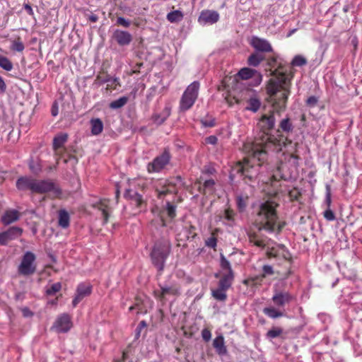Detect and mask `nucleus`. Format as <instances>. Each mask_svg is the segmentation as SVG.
I'll return each mask as SVG.
<instances>
[{
    "label": "nucleus",
    "instance_id": "9d476101",
    "mask_svg": "<svg viewBox=\"0 0 362 362\" xmlns=\"http://www.w3.org/2000/svg\"><path fill=\"white\" fill-rule=\"evenodd\" d=\"M36 256L30 251L24 253L18 267V273L22 276H30L36 271Z\"/></svg>",
    "mask_w": 362,
    "mask_h": 362
},
{
    "label": "nucleus",
    "instance_id": "b1692460",
    "mask_svg": "<svg viewBox=\"0 0 362 362\" xmlns=\"http://www.w3.org/2000/svg\"><path fill=\"white\" fill-rule=\"evenodd\" d=\"M68 139V134L61 133L57 135L53 139V148L56 154H59L62 151V148Z\"/></svg>",
    "mask_w": 362,
    "mask_h": 362
},
{
    "label": "nucleus",
    "instance_id": "f257e3e1",
    "mask_svg": "<svg viewBox=\"0 0 362 362\" xmlns=\"http://www.w3.org/2000/svg\"><path fill=\"white\" fill-rule=\"evenodd\" d=\"M288 86L289 81L284 73H279L276 78L269 79L267 85V100L271 103L273 110L262 115L257 123L259 133L252 142L244 144L243 150L247 156L238 162L233 168L237 173L249 180L255 178L259 173L258 168L267 163L269 150L278 153L292 143L284 134L274 136L269 134L276 122L274 112L280 114L286 108L290 94Z\"/></svg>",
    "mask_w": 362,
    "mask_h": 362
},
{
    "label": "nucleus",
    "instance_id": "2eb2a0df",
    "mask_svg": "<svg viewBox=\"0 0 362 362\" xmlns=\"http://www.w3.org/2000/svg\"><path fill=\"white\" fill-rule=\"evenodd\" d=\"M219 20V14L217 11L213 10H203L198 18L201 24H214Z\"/></svg>",
    "mask_w": 362,
    "mask_h": 362
},
{
    "label": "nucleus",
    "instance_id": "c756f323",
    "mask_svg": "<svg viewBox=\"0 0 362 362\" xmlns=\"http://www.w3.org/2000/svg\"><path fill=\"white\" fill-rule=\"evenodd\" d=\"M91 132L93 135L100 134L103 129V124L100 119H93L90 120Z\"/></svg>",
    "mask_w": 362,
    "mask_h": 362
},
{
    "label": "nucleus",
    "instance_id": "de8ad7c7",
    "mask_svg": "<svg viewBox=\"0 0 362 362\" xmlns=\"http://www.w3.org/2000/svg\"><path fill=\"white\" fill-rule=\"evenodd\" d=\"M166 211L168 216L171 218L176 216V206L172 204L170 202L166 204Z\"/></svg>",
    "mask_w": 362,
    "mask_h": 362
},
{
    "label": "nucleus",
    "instance_id": "f704fd0d",
    "mask_svg": "<svg viewBox=\"0 0 362 362\" xmlns=\"http://www.w3.org/2000/svg\"><path fill=\"white\" fill-rule=\"evenodd\" d=\"M128 100H129L128 97L123 96V97L119 98L117 100L112 101L110 103L109 107L111 109H114V110L119 109V108H121L123 106H124L127 103Z\"/></svg>",
    "mask_w": 362,
    "mask_h": 362
},
{
    "label": "nucleus",
    "instance_id": "37998d69",
    "mask_svg": "<svg viewBox=\"0 0 362 362\" xmlns=\"http://www.w3.org/2000/svg\"><path fill=\"white\" fill-rule=\"evenodd\" d=\"M283 333V329L278 327H274L267 333V337L269 339H274L279 337Z\"/></svg>",
    "mask_w": 362,
    "mask_h": 362
},
{
    "label": "nucleus",
    "instance_id": "69168bd1",
    "mask_svg": "<svg viewBox=\"0 0 362 362\" xmlns=\"http://www.w3.org/2000/svg\"><path fill=\"white\" fill-rule=\"evenodd\" d=\"M218 139L216 136H209L206 139V142L209 144L215 145Z\"/></svg>",
    "mask_w": 362,
    "mask_h": 362
},
{
    "label": "nucleus",
    "instance_id": "a18cd8bd",
    "mask_svg": "<svg viewBox=\"0 0 362 362\" xmlns=\"http://www.w3.org/2000/svg\"><path fill=\"white\" fill-rule=\"evenodd\" d=\"M291 64L294 66H302L307 64V59L301 55H296L293 59Z\"/></svg>",
    "mask_w": 362,
    "mask_h": 362
},
{
    "label": "nucleus",
    "instance_id": "39448f33",
    "mask_svg": "<svg viewBox=\"0 0 362 362\" xmlns=\"http://www.w3.org/2000/svg\"><path fill=\"white\" fill-rule=\"evenodd\" d=\"M171 252V243L169 240L161 239L157 240L150 253L152 264L162 272L165 267V263Z\"/></svg>",
    "mask_w": 362,
    "mask_h": 362
},
{
    "label": "nucleus",
    "instance_id": "c9c22d12",
    "mask_svg": "<svg viewBox=\"0 0 362 362\" xmlns=\"http://www.w3.org/2000/svg\"><path fill=\"white\" fill-rule=\"evenodd\" d=\"M220 267L221 268L220 273L233 272L229 261L223 255L221 256Z\"/></svg>",
    "mask_w": 362,
    "mask_h": 362
},
{
    "label": "nucleus",
    "instance_id": "58836bf2",
    "mask_svg": "<svg viewBox=\"0 0 362 362\" xmlns=\"http://www.w3.org/2000/svg\"><path fill=\"white\" fill-rule=\"evenodd\" d=\"M263 59L264 57L262 55L257 53H253L248 58V64L250 66H257Z\"/></svg>",
    "mask_w": 362,
    "mask_h": 362
},
{
    "label": "nucleus",
    "instance_id": "cd10ccee",
    "mask_svg": "<svg viewBox=\"0 0 362 362\" xmlns=\"http://www.w3.org/2000/svg\"><path fill=\"white\" fill-rule=\"evenodd\" d=\"M19 218V213L16 210H8L1 217V221L5 225L15 222Z\"/></svg>",
    "mask_w": 362,
    "mask_h": 362
},
{
    "label": "nucleus",
    "instance_id": "774afa93",
    "mask_svg": "<svg viewBox=\"0 0 362 362\" xmlns=\"http://www.w3.org/2000/svg\"><path fill=\"white\" fill-rule=\"evenodd\" d=\"M23 7L25 8V10L26 11V12L28 13V15L31 16H34V12H33V10L31 7V6L28 4H25L23 5Z\"/></svg>",
    "mask_w": 362,
    "mask_h": 362
},
{
    "label": "nucleus",
    "instance_id": "5701e85b",
    "mask_svg": "<svg viewBox=\"0 0 362 362\" xmlns=\"http://www.w3.org/2000/svg\"><path fill=\"white\" fill-rule=\"evenodd\" d=\"M252 93L251 90L246 89L243 92V94L250 95ZM261 102L257 97L250 96L247 100V105L245 109L252 112H256L260 107Z\"/></svg>",
    "mask_w": 362,
    "mask_h": 362
},
{
    "label": "nucleus",
    "instance_id": "bf43d9fd",
    "mask_svg": "<svg viewBox=\"0 0 362 362\" xmlns=\"http://www.w3.org/2000/svg\"><path fill=\"white\" fill-rule=\"evenodd\" d=\"M324 217L327 221H334L335 219V215H334V212L331 209H327L324 212Z\"/></svg>",
    "mask_w": 362,
    "mask_h": 362
},
{
    "label": "nucleus",
    "instance_id": "1a4fd4ad",
    "mask_svg": "<svg viewBox=\"0 0 362 362\" xmlns=\"http://www.w3.org/2000/svg\"><path fill=\"white\" fill-rule=\"evenodd\" d=\"M50 192L52 198H61V189L52 180H39L35 179L33 194H45Z\"/></svg>",
    "mask_w": 362,
    "mask_h": 362
},
{
    "label": "nucleus",
    "instance_id": "4d7b16f0",
    "mask_svg": "<svg viewBox=\"0 0 362 362\" xmlns=\"http://www.w3.org/2000/svg\"><path fill=\"white\" fill-rule=\"evenodd\" d=\"M202 337L205 341H209L211 337V332L209 328H204L202 331Z\"/></svg>",
    "mask_w": 362,
    "mask_h": 362
},
{
    "label": "nucleus",
    "instance_id": "0e129e2a",
    "mask_svg": "<svg viewBox=\"0 0 362 362\" xmlns=\"http://www.w3.org/2000/svg\"><path fill=\"white\" fill-rule=\"evenodd\" d=\"M6 84L3 77L0 76V93H4L6 91Z\"/></svg>",
    "mask_w": 362,
    "mask_h": 362
},
{
    "label": "nucleus",
    "instance_id": "a19ab883",
    "mask_svg": "<svg viewBox=\"0 0 362 362\" xmlns=\"http://www.w3.org/2000/svg\"><path fill=\"white\" fill-rule=\"evenodd\" d=\"M11 49L18 52H22L24 50L25 46L20 37L12 42Z\"/></svg>",
    "mask_w": 362,
    "mask_h": 362
},
{
    "label": "nucleus",
    "instance_id": "79ce46f5",
    "mask_svg": "<svg viewBox=\"0 0 362 362\" xmlns=\"http://www.w3.org/2000/svg\"><path fill=\"white\" fill-rule=\"evenodd\" d=\"M255 71L249 68L241 69L238 72V76L243 80H247L252 78L254 75Z\"/></svg>",
    "mask_w": 362,
    "mask_h": 362
},
{
    "label": "nucleus",
    "instance_id": "f03ea898",
    "mask_svg": "<svg viewBox=\"0 0 362 362\" xmlns=\"http://www.w3.org/2000/svg\"><path fill=\"white\" fill-rule=\"evenodd\" d=\"M279 204L274 201H266L262 203L256 215L255 223L259 230H264L269 233L276 231L279 233L285 226L284 222H278L276 208Z\"/></svg>",
    "mask_w": 362,
    "mask_h": 362
},
{
    "label": "nucleus",
    "instance_id": "6e6d98bb",
    "mask_svg": "<svg viewBox=\"0 0 362 362\" xmlns=\"http://www.w3.org/2000/svg\"><path fill=\"white\" fill-rule=\"evenodd\" d=\"M202 124L205 127H213L216 125V121L214 118H204L201 119Z\"/></svg>",
    "mask_w": 362,
    "mask_h": 362
},
{
    "label": "nucleus",
    "instance_id": "4468645a",
    "mask_svg": "<svg viewBox=\"0 0 362 362\" xmlns=\"http://www.w3.org/2000/svg\"><path fill=\"white\" fill-rule=\"evenodd\" d=\"M110 200L108 199H101L99 202L95 203L93 207L101 211L103 224L107 223L111 213V207L110 206Z\"/></svg>",
    "mask_w": 362,
    "mask_h": 362
},
{
    "label": "nucleus",
    "instance_id": "338daca9",
    "mask_svg": "<svg viewBox=\"0 0 362 362\" xmlns=\"http://www.w3.org/2000/svg\"><path fill=\"white\" fill-rule=\"evenodd\" d=\"M67 156H68V157L67 158H64V162L65 163H68L69 161H71V160L74 161V164H76L78 163V158L75 156L70 155V154H68Z\"/></svg>",
    "mask_w": 362,
    "mask_h": 362
},
{
    "label": "nucleus",
    "instance_id": "7c9ffc66",
    "mask_svg": "<svg viewBox=\"0 0 362 362\" xmlns=\"http://www.w3.org/2000/svg\"><path fill=\"white\" fill-rule=\"evenodd\" d=\"M109 81H110V76L107 74V71L102 69L96 76L94 83L100 85Z\"/></svg>",
    "mask_w": 362,
    "mask_h": 362
},
{
    "label": "nucleus",
    "instance_id": "5fc2aeb1",
    "mask_svg": "<svg viewBox=\"0 0 362 362\" xmlns=\"http://www.w3.org/2000/svg\"><path fill=\"white\" fill-rule=\"evenodd\" d=\"M134 305L137 309V314L146 313V310H144L142 308V300L139 297L136 296L135 298V303Z\"/></svg>",
    "mask_w": 362,
    "mask_h": 362
},
{
    "label": "nucleus",
    "instance_id": "680f3d73",
    "mask_svg": "<svg viewBox=\"0 0 362 362\" xmlns=\"http://www.w3.org/2000/svg\"><path fill=\"white\" fill-rule=\"evenodd\" d=\"M317 98L315 96H310L307 100L306 104L310 107H315L317 103Z\"/></svg>",
    "mask_w": 362,
    "mask_h": 362
},
{
    "label": "nucleus",
    "instance_id": "dca6fc26",
    "mask_svg": "<svg viewBox=\"0 0 362 362\" xmlns=\"http://www.w3.org/2000/svg\"><path fill=\"white\" fill-rule=\"evenodd\" d=\"M112 38L119 46L129 45L132 41V35L128 31L117 29L112 34Z\"/></svg>",
    "mask_w": 362,
    "mask_h": 362
},
{
    "label": "nucleus",
    "instance_id": "9b49d317",
    "mask_svg": "<svg viewBox=\"0 0 362 362\" xmlns=\"http://www.w3.org/2000/svg\"><path fill=\"white\" fill-rule=\"evenodd\" d=\"M72 326L71 316L67 313H62L56 318L51 329L57 333H66L71 329Z\"/></svg>",
    "mask_w": 362,
    "mask_h": 362
},
{
    "label": "nucleus",
    "instance_id": "a878e982",
    "mask_svg": "<svg viewBox=\"0 0 362 362\" xmlns=\"http://www.w3.org/2000/svg\"><path fill=\"white\" fill-rule=\"evenodd\" d=\"M170 115V109L168 107H165L160 113L153 114L151 119L156 124L160 125L165 122V121L168 118Z\"/></svg>",
    "mask_w": 362,
    "mask_h": 362
},
{
    "label": "nucleus",
    "instance_id": "ea45409f",
    "mask_svg": "<svg viewBox=\"0 0 362 362\" xmlns=\"http://www.w3.org/2000/svg\"><path fill=\"white\" fill-rule=\"evenodd\" d=\"M0 67L7 71H10L13 69V66L7 57L0 54Z\"/></svg>",
    "mask_w": 362,
    "mask_h": 362
},
{
    "label": "nucleus",
    "instance_id": "e2e57ef3",
    "mask_svg": "<svg viewBox=\"0 0 362 362\" xmlns=\"http://www.w3.org/2000/svg\"><path fill=\"white\" fill-rule=\"evenodd\" d=\"M21 312L24 317H31L34 315L33 312L27 307L21 308Z\"/></svg>",
    "mask_w": 362,
    "mask_h": 362
},
{
    "label": "nucleus",
    "instance_id": "473e14b6",
    "mask_svg": "<svg viewBox=\"0 0 362 362\" xmlns=\"http://www.w3.org/2000/svg\"><path fill=\"white\" fill-rule=\"evenodd\" d=\"M227 290L218 286L216 289L212 290L213 297L220 301H224L227 298L226 291Z\"/></svg>",
    "mask_w": 362,
    "mask_h": 362
},
{
    "label": "nucleus",
    "instance_id": "603ef678",
    "mask_svg": "<svg viewBox=\"0 0 362 362\" xmlns=\"http://www.w3.org/2000/svg\"><path fill=\"white\" fill-rule=\"evenodd\" d=\"M197 236V233H196V227L194 226L190 225L187 229V238L188 240H194Z\"/></svg>",
    "mask_w": 362,
    "mask_h": 362
},
{
    "label": "nucleus",
    "instance_id": "f3484780",
    "mask_svg": "<svg viewBox=\"0 0 362 362\" xmlns=\"http://www.w3.org/2000/svg\"><path fill=\"white\" fill-rule=\"evenodd\" d=\"M156 296L160 299L164 298L167 296H177L180 295V286L177 284H172L169 286H160V291L159 294L155 292Z\"/></svg>",
    "mask_w": 362,
    "mask_h": 362
},
{
    "label": "nucleus",
    "instance_id": "49530a36",
    "mask_svg": "<svg viewBox=\"0 0 362 362\" xmlns=\"http://www.w3.org/2000/svg\"><path fill=\"white\" fill-rule=\"evenodd\" d=\"M62 288V284L60 282H57L51 285L49 288H47L46 290V293L48 296H52L59 292Z\"/></svg>",
    "mask_w": 362,
    "mask_h": 362
},
{
    "label": "nucleus",
    "instance_id": "e433bc0d",
    "mask_svg": "<svg viewBox=\"0 0 362 362\" xmlns=\"http://www.w3.org/2000/svg\"><path fill=\"white\" fill-rule=\"evenodd\" d=\"M217 230L213 231L211 234V236L205 240V245L208 247L216 249L217 245V234H216Z\"/></svg>",
    "mask_w": 362,
    "mask_h": 362
},
{
    "label": "nucleus",
    "instance_id": "3c124183",
    "mask_svg": "<svg viewBox=\"0 0 362 362\" xmlns=\"http://www.w3.org/2000/svg\"><path fill=\"white\" fill-rule=\"evenodd\" d=\"M116 25L127 28L130 26L131 21L123 17L119 16L117 18Z\"/></svg>",
    "mask_w": 362,
    "mask_h": 362
},
{
    "label": "nucleus",
    "instance_id": "20e7f679",
    "mask_svg": "<svg viewBox=\"0 0 362 362\" xmlns=\"http://www.w3.org/2000/svg\"><path fill=\"white\" fill-rule=\"evenodd\" d=\"M145 187V183L139 180H129L128 187L124 192V197L137 209L145 208L146 201L143 197Z\"/></svg>",
    "mask_w": 362,
    "mask_h": 362
},
{
    "label": "nucleus",
    "instance_id": "2f4dec72",
    "mask_svg": "<svg viewBox=\"0 0 362 362\" xmlns=\"http://www.w3.org/2000/svg\"><path fill=\"white\" fill-rule=\"evenodd\" d=\"M183 16V13L180 11L176 10L168 13L166 18L170 23H177L182 20Z\"/></svg>",
    "mask_w": 362,
    "mask_h": 362
},
{
    "label": "nucleus",
    "instance_id": "052dcab7",
    "mask_svg": "<svg viewBox=\"0 0 362 362\" xmlns=\"http://www.w3.org/2000/svg\"><path fill=\"white\" fill-rule=\"evenodd\" d=\"M225 218L228 221H233L234 220V216L235 213L234 211L230 209H226L225 210Z\"/></svg>",
    "mask_w": 362,
    "mask_h": 362
},
{
    "label": "nucleus",
    "instance_id": "72a5a7b5",
    "mask_svg": "<svg viewBox=\"0 0 362 362\" xmlns=\"http://www.w3.org/2000/svg\"><path fill=\"white\" fill-rule=\"evenodd\" d=\"M262 279L259 275L249 277L243 281V284L247 286H258L262 285Z\"/></svg>",
    "mask_w": 362,
    "mask_h": 362
},
{
    "label": "nucleus",
    "instance_id": "4be33fe9",
    "mask_svg": "<svg viewBox=\"0 0 362 362\" xmlns=\"http://www.w3.org/2000/svg\"><path fill=\"white\" fill-rule=\"evenodd\" d=\"M294 126L291 122V119L289 117H286L282 119L279 124V127L277 129V133L278 134H281V133H284L286 135H284V136H286L288 138V135L293 132Z\"/></svg>",
    "mask_w": 362,
    "mask_h": 362
},
{
    "label": "nucleus",
    "instance_id": "0eeeda50",
    "mask_svg": "<svg viewBox=\"0 0 362 362\" xmlns=\"http://www.w3.org/2000/svg\"><path fill=\"white\" fill-rule=\"evenodd\" d=\"M199 87L198 81H194L187 87L180 100V111L186 112L194 105L198 98Z\"/></svg>",
    "mask_w": 362,
    "mask_h": 362
},
{
    "label": "nucleus",
    "instance_id": "f8f14e48",
    "mask_svg": "<svg viewBox=\"0 0 362 362\" xmlns=\"http://www.w3.org/2000/svg\"><path fill=\"white\" fill-rule=\"evenodd\" d=\"M22 233L23 230L19 227H10L7 230L0 233V245H6L10 241L18 238Z\"/></svg>",
    "mask_w": 362,
    "mask_h": 362
},
{
    "label": "nucleus",
    "instance_id": "412c9836",
    "mask_svg": "<svg viewBox=\"0 0 362 362\" xmlns=\"http://www.w3.org/2000/svg\"><path fill=\"white\" fill-rule=\"evenodd\" d=\"M197 184L199 185V192L204 195L208 196L213 194L215 191V181L213 179L205 180L202 185L199 181L195 183V185Z\"/></svg>",
    "mask_w": 362,
    "mask_h": 362
},
{
    "label": "nucleus",
    "instance_id": "6e6552de",
    "mask_svg": "<svg viewBox=\"0 0 362 362\" xmlns=\"http://www.w3.org/2000/svg\"><path fill=\"white\" fill-rule=\"evenodd\" d=\"M171 154L168 149L165 148L163 153L153 160L148 163L146 170L148 173H158L164 170L170 163L171 160Z\"/></svg>",
    "mask_w": 362,
    "mask_h": 362
},
{
    "label": "nucleus",
    "instance_id": "aec40b11",
    "mask_svg": "<svg viewBox=\"0 0 362 362\" xmlns=\"http://www.w3.org/2000/svg\"><path fill=\"white\" fill-rule=\"evenodd\" d=\"M215 276L218 278L220 276V280L218 281V286L228 290L232 285L233 281L234 280V273H219L216 274Z\"/></svg>",
    "mask_w": 362,
    "mask_h": 362
},
{
    "label": "nucleus",
    "instance_id": "393cba45",
    "mask_svg": "<svg viewBox=\"0 0 362 362\" xmlns=\"http://www.w3.org/2000/svg\"><path fill=\"white\" fill-rule=\"evenodd\" d=\"M134 351L131 346L126 347L120 356L115 357L112 362H136L133 361Z\"/></svg>",
    "mask_w": 362,
    "mask_h": 362
},
{
    "label": "nucleus",
    "instance_id": "6ab92c4d",
    "mask_svg": "<svg viewBox=\"0 0 362 362\" xmlns=\"http://www.w3.org/2000/svg\"><path fill=\"white\" fill-rule=\"evenodd\" d=\"M35 179L31 177H21L16 181V187L18 190H30L34 192Z\"/></svg>",
    "mask_w": 362,
    "mask_h": 362
},
{
    "label": "nucleus",
    "instance_id": "c03bdc74",
    "mask_svg": "<svg viewBox=\"0 0 362 362\" xmlns=\"http://www.w3.org/2000/svg\"><path fill=\"white\" fill-rule=\"evenodd\" d=\"M288 197L291 202L299 201L301 197V192L297 187H293L288 192Z\"/></svg>",
    "mask_w": 362,
    "mask_h": 362
},
{
    "label": "nucleus",
    "instance_id": "423d86ee",
    "mask_svg": "<svg viewBox=\"0 0 362 362\" xmlns=\"http://www.w3.org/2000/svg\"><path fill=\"white\" fill-rule=\"evenodd\" d=\"M184 185V181L180 175L170 179L163 180L158 182L156 186V192L158 199H163L168 194H177L180 186Z\"/></svg>",
    "mask_w": 362,
    "mask_h": 362
},
{
    "label": "nucleus",
    "instance_id": "a211bd4d",
    "mask_svg": "<svg viewBox=\"0 0 362 362\" xmlns=\"http://www.w3.org/2000/svg\"><path fill=\"white\" fill-rule=\"evenodd\" d=\"M250 44L257 51L262 52H271L273 51L271 44L265 39L252 37Z\"/></svg>",
    "mask_w": 362,
    "mask_h": 362
},
{
    "label": "nucleus",
    "instance_id": "c85d7f7f",
    "mask_svg": "<svg viewBox=\"0 0 362 362\" xmlns=\"http://www.w3.org/2000/svg\"><path fill=\"white\" fill-rule=\"evenodd\" d=\"M58 224L62 228H67L70 225V216L65 209L58 211Z\"/></svg>",
    "mask_w": 362,
    "mask_h": 362
},
{
    "label": "nucleus",
    "instance_id": "bb28decb",
    "mask_svg": "<svg viewBox=\"0 0 362 362\" xmlns=\"http://www.w3.org/2000/svg\"><path fill=\"white\" fill-rule=\"evenodd\" d=\"M213 346L218 355L226 354L227 349L225 346L224 338L222 335H219L214 339Z\"/></svg>",
    "mask_w": 362,
    "mask_h": 362
},
{
    "label": "nucleus",
    "instance_id": "8fccbe9b",
    "mask_svg": "<svg viewBox=\"0 0 362 362\" xmlns=\"http://www.w3.org/2000/svg\"><path fill=\"white\" fill-rule=\"evenodd\" d=\"M272 274H274V270L272 267L270 265H264L262 267V273L259 276L262 277L263 280L267 276H271Z\"/></svg>",
    "mask_w": 362,
    "mask_h": 362
},
{
    "label": "nucleus",
    "instance_id": "ddd939ff",
    "mask_svg": "<svg viewBox=\"0 0 362 362\" xmlns=\"http://www.w3.org/2000/svg\"><path fill=\"white\" fill-rule=\"evenodd\" d=\"M92 291V286L90 284L81 283L78 285L76 296L73 299V307L76 305L86 296H88Z\"/></svg>",
    "mask_w": 362,
    "mask_h": 362
},
{
    "label": "nucleus",
    "instance_id": "4c0bfd02",
    "mask_svg": "<svg viewBox=\"0 0 362 362\" xmlns=\"http://www.w3.org/2000/svg\"><path fill=\"white\" fill-rule=\"evenodd\" d=\"M248 238L250 243H253L255 245L259 247H264L265 246L264 241L259 239L255 233H248Z\"/></svg>",
    "mask_w": 362,
    "mask_h": 362
},
{
    "label": "nucleus",
    "instance_id": "7ed1b4c3",
    "mask_svg": "<svg viewBox=\"0 0 362 362\" xmlns=\"http://www.w3.org/2000/svg\"><path fill=\"white\" fill-rule=\"evenodd\" d=\"M294 300V296L288 291H276L272 298L275 305L266 307L263 313L272 319L279 318L284 316V308Z\"/></svg>",
    "mask_w": 362,
    "mask_h": 362
},
{
    "label": "nucleus",
    "instance_id": "13d9d810",
    "mask_svg": "<svg viewBox=\"0 0 362 362\" xmlns=\"http://www.w3.org/2000/svg\"><path fill=\"white\" fill-rule=\"evenodd\" d=\"M237 205L240 210L244 209L247 206L246 199L242 197H238L237 198Z\"/></svg>",
    "mask_w": 362,
    "mask_h": 362
},
{
    "label": "nucleus",
    "instance_id": "864d4df0",
    "mask_svg": "<svg viewBox=\"0 0 362 362\" xmlns=\"http://www.w3.org/2000/svg\"><path fill=\"white\" fill-rule=\"evenodd\" d=\"M29 167L30 170L35 174L39 173L42 169L41 165L37 162H35L34 160H31L30 162Z\"/></svg>",
    "mask_w": 362,
    "mask_h": 362
},
{
    "label": "nucleus",
    "instance_id": "09e8293b",
    "mask_svg": "<svg viewBox=\"0 0 362 362\" xmlns=\"http://www.w3.org/2000/svg\"><path fill=\"white\" fill-rule=\"evenodd\" d=\"M107 84L106 90H116L119 86H120V82L118 78H110V81Z\"/></svg>",
    "mask_w": 362,
    "mask_h": 362
}]
</instances>
